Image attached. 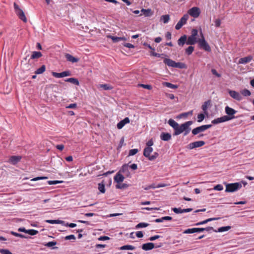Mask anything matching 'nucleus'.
I'll use <instances>...</instances> for the list:
<instances>
[{
	"instance_id": "f257e3e1",
	"label": "nucleus",
	"mask_w": 254,
	"mask_h": 254,
	"mask_svg": "<svg viewBox=\"0 0 254 254\" xmlns=\"http://www.w3.org/2000/svg\"><path fill=\"white\" fill-rule=\"evenodd\" d=\"M164 63L168 66L172 67H177L179 68H185V64L182 63H176L170 59H165L164 60Z\"/></svg>"
},
{
	"instance_id": "f03ea898",
	"label": "nucleus",
	"mask_w": 254,
	"mask_h": 254,
	"mask_svg": "<svg viewBox=\"0 0 254 254\" xmlns=\"http://www.w3.org/2000/svg\"><path fill=\"white\" fill-rule=\"evenodd\" d=\"M201 38L198 39V43L199 47L205 51L210 52L211 51V48L208 44L205 41L204 36L202 33L200 32Z\"/></svg>"
},
{
	"instance_id": "7ed1b4c3",
	"label": "nucleus",
	"mask_w": 254,
	"mask_h": 254,
	"mask_svg": "<svg viewBox=\"0 0 254 254\" xmlns=\"http://www.w3.org/2000/svg\"><path fill=\"white\" fill-rule=\"evenodd\" d=\"M242 187L241 183H235L227 184L226 186V192H233L238 190Z\"/></svg>"
},
{
	"instance_id": "20e7f679",
	"label": "nucleus",
	"mask_w": 254,
	"mask_h": 254,
	"mask_svg": "<svg viewBox=\"0 0 254 254\" xmlns=\"http://www.w3.org/2000/svg\"><path fill=\"white\" fill-rule=\"evenodd\" d=\"M198 35V31L195 29H193L191 31V34L187 38V45H194L196 42H198L196 36Z\"/></svg>"
},
{
	"instance_id": "39448f33",
	"label": "nucleus",
	"mask_w": 254,
	"mask_h": 254,
	"mask_svg": "<svg viewBox=\"0 0 254 254\" xmlns=\"http://www.w3.org/2000/svg\"><path fill=\"white\" fill-rule=\"evenodd\" d=\"M14 8L16 14L19 18L24 22H26L27 20L25 15L23 11L19 7V6L15 2L14 3Z\"/></svg>"
},
{
	"instance_id": "423d86ee",
	"label": "nucleus",
	"mask_w": 254,
	"mask_h": 254,
	"mask_svg": "<svg viewBox=\"0 0 254 254\" xmlns=\"http://www.w3.org/2000/svg\"><path fill=\"white\" fill-rule=\"evenodd\" d=\"M212 127L211 125H202L199 127H198L196 128H193L192 130V133L193 135H196L199 133L204 131V130L210 128Z\"/></svg>"
},
{
	"instance_id": "0eeeda50",
	"label": "nucleus",
	"mask_w": 254,
	"mask_h": 254,
	"mask_svg": "<svg viewBox=\"0 0 254 254\" xmlns=\"http://www.w3.org/2000/svg\"><path fill=\"white\" fill-rule=\"evenodd\" d=\"M225 111L227 114L226 117H228L229 121L235 118V114L237 113V111L229 106H226L225 108Z\"/></svg>"
},
{
	"instance_id": "6e6552de",
	"label": "nucleus",
	"mask_w": 254,
	"mask_h": 254,
	"mask_svg": "<svg viewBox=\"0 0 254 254\" xmlns=\"http://www.w3.org/2000/svg\"><path fill=\"white\" fill-rule=\"evenodd\" d=\"M189 15L188 14H185L177 23L175 26L176 30H179L186 23L187 21L189 18Z\"/></svg>"
},
{
	"instance_id": "1a4fd4ad",
	"label": "nucleus",
	"mask_w": 254,
	"mask_h": 254,
	"mask_svg": "<svg viewBox=\"0 0 254 254\" xmlns=\"http://www.w3.org/2000/svg\"><path fill=\"white\" fill-rule=\"evenodd\" d=\"M200 13V9L197 7H193L188 11V13L193 17H197Z\"/></svg>"
},
{
	"instance_id": "9d476101",
	"label": "nucleus",
	"mask_w": 254,
	"mask_h": 254,
	"mask_svg": "<svg viewBox=\"0 0 254 254\" xmlns=\"http://www.w3.org/2000/svg\"><path fill=\"white\" fill-rule=\"evenodd\" d=\"M204 144H205V142L204 141H195V142H193L190 143L188 146V148L189 149H192L195 148L202 146Z\"/></svg>"
},
{
	"instance_id": "9b49d317",
	"label": "nucleus",
	"mask_w": 254,
	"mask_h": 254,
	"mask_svg": "<svg viewBox=\"0 0 254 254\" xmlns=\"http://www.w3.org/2000/svg\"><path fill=\"white\" fill-rule=\"evenodd\" d=\"M52 74L54 77L56 78H62L64 77L70 76L71 75L70 72L68 70L64 71L61 73L52 72Z\"/></svg>"
},
{
	"instance_id": "f8f14e48",
	"label": "nucleus",
	"mask_w": 254,
	"mask_h": 254,
	"mask_svg": "<svg viewBox=\"0 0 254 254\" xmlns=\"http://www.w3.org/2000/svg\"><path fill=\"white\" fill-rule=\"evenodd\" d=\"M229 94L232 98L237 101H239L242 100V97L241 94L236 91L229 90Z\"/></svg>"
},
{
	"instance_id": "ddd939ff",
	"label": "nucleus",
	"mask_w": 254,
	"mask_h": 254,
	"mask_svg": "<svg viewBox=\"0 0 254 254\" xmlns=\"http://www.w3.org/2000/svg\"><path fill=\"white\" fill-rule=\"evenodd\" d=\"M192 123V121H188L182 124V127H183L185 129L184 135H186L189 133L191 129L190 126Z\"/></svg>"
},
{
	"instance_id": "4468645a",
	"label": "nucleus",
	"mask_w": 254,
	"mask_h": 254,
	"mask_svg": "<svg viewBox=\"0 0 254 254\" xmlns=\"http://www.w3.org/2000/svg\"><path fill=\"white\" fill-rule=\"evenodd\" d=\"M229 121V119L228 117H226V116H224L221 117L217 118L212 121L211 123L213 124H218L219 123L225 122Z\"/></svg>"
},
{
	"instance_id": "2eb2a0df",
	"label": "nucleus",
	"mask_w": 254,
	"mask_h": 254,
	"mask_svg": "<svg viewBox=\"0 0 254 254\" xmlns=\"http://www.w3.org/2000/svg\"><path fill=\"white\" fill-rule=\"evenodd\" d=\"M129 123V119L127 117L125 118L123 120L120 121L117 124V127L118 129H121L127 123Z\"/></svg>"
},
{
	"instance_id": "dca6fc26",
	"label": "nucleus",
	"mask_w": 254,
	"mask_h": 254,
	"mask_svg": "<svg viewBox=\"0 0 254 254\" xmlns=\"http://www.w3.org/2000/svg\"><path fill=\"white\" fill-rule=\"evenodd\" d=\"M154 248V244L152 243H147L144 244L142 246V249L145 251H149Z\"/></svg>"
},
{
	"instance_id": "f3484780",
	"label": "nucleus",
	"mask_w": 254,
	"mask_h": 254,
	"mask_svg": "<svg viewBox=\"0 0 254 254\" xmlns=\"http://www.w3.org/2000/svg\"><path fill=\"white\" fill-rule=\"evenodd\" d=\"M21 158V157L19 156H13L9 158V162L13 165H15L20 160Z\"/></svg>"
},
{
	"instance_id": "a211bd4d",
	"label": "nucleus",
	"mask_w": 254,
	"mask_h": 254,
	"mask_svg": "<svg viewBox=\"0 0 254 254\" xmlns=\"http://www.w3.org/2000/svg\"><path fill=\"white\" fill-rule=\"evenodd\" d=\"M160 138L163 141H169L171 139V135L169 133L162 132L160 135Z\"/></svg>"
},
{
	"instance_id": "6ab92c4d",
	"label": "nucleus",
	"mask_w": 254,
	"mask_h": 254,
	"mask_svg": "<svg viewBox=\"0 0 254 254\" xmlns=\"http://www.w3.org/2000/svg\"><path fill=\"white\" fill-rule=\"evenodd\" d=\"M187 41V36L184 35L181 36L178 40V44L180 46H183L186 43Z\"/></svg>"
},
{
	"instance_id": "aec40b11",
	"label": "nucleus",
	"mask_w": 254,
	"mask_h": 254,
	"mask_svg": "<svg viewBox=\"0 0 254 254\" xmlns=\"http://www.w3.org/2000/svg\"><path fill=\"white\" fill-rule=\"evenodd\" d=\"M252 59L253 58L251 56L241 58L239 61V64H246L249 63L252 60Z\"/></svg>"
},
{
	"instance_id": "412c9836",
	"label": "nucleus",
	"mask_w": 254,
	"mask_h": 254,
	"mask_svg": "<svg viewBox=\"0 0 254 254\" xmlns=\"http://www.w3.org/2000/svg\"><path fill=\"white\" fill-rule=\"evenodd\" d=\"M124 177L120 173H118L114 177V180L117 183H121L124 180Z\"/></svg>"
},
{
	"instance_id": "4be33fe9",
	"label": "nucleus",
	"mask_w": 254,
	"mask_h": 254,
	"mask_svg": "<svg viewBox=\"0 0 254 254\" xmlns=\"http://www.w3.org/2000/svg\"><path fill=\"white\" fill-rule=\"evenodd\" d=\"M65 57L68 61L72 63H76L79 61V59L78 58L73 57L69 54H66L65 55Z\"/></svg>"
},
{
	"instance_id": "5701e85b",
	"label": "nucleus",
	"mask_w": 254,
	"mask_h": 254,
	"mask_svg": "<svg viewBox=\"0 0 254 254\" xmlns=\"http://www.w3.org/2000/svg\"><path fill=\"white\" fill-rule=\"evenodd\" d=\"M210 104H211L210 101L208 100L207 101H205L203 103V104L202 105L201 108H202L204 114H205V115L208 114L207 109H208V106H209L210 105Z\"/></svg>"
},
{
	"instance_id": "b1692460",
	"label": "nucleus",
	"mask_w": 254,
	"mask_h": 254,
	"mask_svg": "<svg viewBox=\"0 0 254 254\" xmlns=\"http://www.w3.org/2000/svg\"><path fill=\"white\" fill-rule=\"evenodd\" d=\"M140 12L141 13L140 15H144L145 16H150L153 14V12L151 9H144L142 8Z\"/></svg>"
},
{
	"instance_id": "393cba45",
	"label": "nucleus",
	"mask_w": 254,
	"mask_h": 254,
	"mask_svg": "<svg viewBox=\"0 0 254 254\" xmlns=\"http://www.w3.org/2000/svg\"><path fill=\"white\" fill-rule=\"evenodd\" d=\"M168 123L171 127H172L174 128V131H175L177 130L179 124L176 121L171 119L169 120Z\"/></svg>"
},
{
	"instance_id": "a878e982",
	"label": "nucleus",
	"mask_w": 254,
	"mask_h": 254,
	"mask_svg": "<svg viewBox=\"0 0 254 254\" xmlns=\"http://www.w3.org/2000/svg\"><path fill=\"white\" fill-rule=\"evenodd\" d=\"M108 37L111 38L113 40V41L115 43L119 42L122 40H123V41L127 40V38H125V37H114V36L110 35V36H108Z\"/></svg>"
},
{
	"instance_id": "bb28decb",
	"label": "nucleus",
	"mask_w": 254,
	"mask_h": 254,
	"mask_svg": "<svg viewBox=\"0 0 254 254\" xmlns=\"http://www.w3.org/2000/svg\"><path fill=\"white\" fill-rule=\"evenodd\" d=\"M153 151V148L152 147H146L144 148L143 151V155L146 157L149 156L151 153Z\"/></svg>"
},
{
	"instance_id": "cd10ccee",
	"label": "nucleus",
	"mask_w": 254,
	"mask_h": 254,
	"mask_svg": "<svg viewBox=\"0 0 254 254\" xmlns=\"http://www.w3.org/2000/svg\"><path fill=\"white\" fill-rule=\"evenodd\" d=\"M184 131H185V129L184 127H182V124L181 126L179 125L178 128H177V130L175 131H174V135H178L182 133Z\"/></svg>"
},
{
	"instance_id": "c85d7f7f",
	"label": "nucleus",
	"mask_w": 254,
	"mask_h": 254,
	"mask_svg": "<svg viewBox=\"0 0 254 254\" xmlns=\"http://www.w3.org/2000/svg\"><path fill=\"white\" fill-rule=\"evenodd\" d=\"M218 219H219L218 218H209V219H207L205 220L204 221H201V222H198V223H196L195 225L196 226H199V225H203V224L207 223L208 222H210V221H213V220H217Z\"/></svg>"
},
{
	"instance_id": "c756f323",
	"label": "nucleus",
	"mask_w": 254,
	"mask_h": 254,
	"mask_svg": "<svg viewBox=\"0 0 254 254\" xmlns=\"http://www.w3.org/2000/svg\"><path fill=\"white\" fill-rule=\"evenodd\" d=\"M65 81L74 84L76 85H78L79 84V82L78 80L75 78L71 77V78H67L65 80Z\"/></svg>"
},
{
	"instance_id": "7c9ffc66",
	"label": "nucleus",
	"mask_w": 254,
	"mask_h": 254,
	"mask_svg": "<svg viewBox=\"0 0 254 254\" xmlns=\"http://www.w3.org/2000/svg\"><path fill=\"white\" fill-rule=\"evenodd\" d=\"M98 88H103L105 90H111L113 88V87L109 84H99L98 85Z\"/></svg>"
},
{
	"instance_id": "2f4dec72",
	"label": "nucleus",
	"mask_w": 254,
	"mask_h": 254,
	"mask_svg": "<svg viewBox=\"0 0 254 254\" xmlns=\"http://www.w3.org/2000/svg\"><path fill=\"white\" fill-rule=\"evenodd\" d=\"M42 56V53L40 52L34 51L32 53L31 56V59H38L41 57Z\"/></svg>"
},
{
	"instance_id": "473e14b6",
	"label": "nucleus",
	"mask_w": 254,
	"mask_h": 254,
	"mask_svg": "<svg viewBox=\"0 0 254 254\" xmlns=\"http://www.w3.org/2000/svg\"><path fill=\"white\" fill-rule=\"evenodd\" d=\"M46 222L50 224H63L64 221L60 220H46Z\"/></svg>"
},
{
	"instance_id": "72a5a7b5",
	"label": "nucleus",
	"mask_w": 254,
	"mask_h": 254,
	"mask_svg": "<svg viewBox=\"0 0 254 254\" xmlns=\"http://www.w3.org/2000/svg\"><path fill=\"white\" fill-rule=\"evenodd\" d=\"M135 248L132 245H125L120 248V250H134Z\"/></svg>"
},
{
	"instance_id": "f704fd0d",
	"label": "nucleus",
	"mask_w": 254,
	"mask_h": 254,
	"mask_svg": "<svg viewBox=\"0 0 254 254\" xmlns=\"http://www.w3.org/2000/svg\"><path fill=\"white\" fill-rule=\"evenodd\" d=\"M213 230V228L212 227H207L206 228H196V232H201L204 231H210Z\"/></svg>"
},
{
	"instance_id": "c9c22d12",
	"label": "nucleus",
	"mask_w": 254,
	"mask_h": 254,
	"mask_svg": "<svg viewBox=\"0 0 254 254\" xmlns=\"http://www.w3.org/2000/svg\"><path fill=\"white\" fill-rule=\"evenodd\" d=\"M170 20V16L168 14L162 15L160 17V20L162 21L164 23H167Z\"/></svg>"
},
{
	"instance_id": "e433bc0d",
	"label": "nucleus",
	"mask_w": 254,
	"mask_h": 254,
	"mask_svg": "<svg viewBox=\"0 0 254 254\" xmlns=\"http://www.w3.org/2000/svg\"><path fill=\"white\" fill-rule=\"evenodd\" d=\"M230 229H231V227L229 226H224V227H220L217 231L214 230H213V231L216 232H225V231H227L229 230Z\"/></svg>"
},
{
	"instance_id": "4c0bfd02",
	"label": "nucleus",
	"mask_w": 254,
	"mask_h": 254,
	"mask_svg": "<svg viewBox=\"0 0 254 254\" xmlns=\"http://www.w3.org/2000/svg\"><path fill=\"white\" fill-rule=\"evenodd\" d=\"M163 85L172 89H177L178 88V86L177 85L173 84L169 82H164L163 83Z\"/></svg>"
},
{
	"instance_id": "58836bf2",
	"label": "nucleus",
	"mask_w": 254,
	"mask_h": 254,
	"mask_svg": "<svg viewBox=\"0 0 254 254\" xmlns=\"http://www.w3.org/2000/svg\"><path fill=\"white\" fill-rule=\"evenodd\" d=\"M196 232V228L188 229L183 232V234H192Z\"/></svg>"
},
{
	"instance_id": "ea45409f",
	"label": "nucleus",
	"mask_w": 254,
	"mask_h": 254,
	"mask_svg": "<svg viewBox=\"0 0 254 254\" xmlns=\"http://www.w3.org/2000/svg\"><path fill=\"white\" fill-rule=\"evenodd\" d=\"M98 189L102 193H105V185L103 183L98 184Z\"/></svg>"
},
{
	"instance_id": "a19ab883",
	"label": "nucleus",
	"mask_w": 254,
	"mask_h": 254,
	"mask_svg": "<svg viewBox=\"0 0 254 254\" xmlns=\"http://www.w3.org/2000/svg\"><path fill=\"white\" fill-rule=\"evenodd\" d=\"M45 69H46L45 66L44 65H43L41 67H40V68H38L35 71V72L37 74H41V73H43L45 71Z\"/></svg>"
},
{
	"instance_id": "79ce46f5",
	"label": "nucleus",
	"mask_w": 254,
	"mask_h": 254,
	"mask_svg": "<svg viewBox=\"0 0 254 254\" xmlns=\"http://www.w3.org/2000/svg\"><path fill=\"white\" fill-rule=\"evenodd\" d=\"M192 112H193L192 111H189L188 112H186V113H182V114L179 115L177 117V118L180 119V118H182L183 117H187L189 115H192Z\"/></svg>"
},
{
	"instance_id": "37998d69",
	"label": "nucleus",
	"mask_w": 254,
	"mask_h": 254,
	"mask_svg": "<svg viewBox=\"0 0 254 254\" xmlns=\"http://www.w3.org/2000/svg\"><path fill=\"white\" fill-rule=\"evenodd\" d=\"M149 226V224L147 223H139L136 226V229H139L141 228H145Z\"/></svg>"
},
{
	"instance_id": "c03bdc74",
	"label": "nucleus",
	"mask_w": 254,
	"mask_h": 254,
	"mask_svg": "<svg viewBox=\"0 0 254 254\" xmlns=\"http://www.w3.org/2000/svg\"><path fill=\"white\" fill-rule=\"evenodd\" d=\"M241 94L244 96H250L251 95V93L250 90L245 89L241 91Z\"/></svg>"
},
{
	"instance_id": "a18cd8bd",
	"label": "nucleus",
	"mask_w": 254,
	"mask_h": 254,
	"mask_svg": "<svg viewBox=\"0 0 254 254\" xmlns=\"http://www.w3.org/2000/svg\"><path fill=\"white\" fill-rule=\"evenodd\" d=\"M11 234L14 236L20 237L21 238H28V237L25 236V235H24L23 234L17 233L13 232V231H11Z\"/></svg>"
},
{
	"instance_id": "49530a36",
	"label": "nucleus",
	"mask_w": 254,
	"mask_h": 254,
	"mask_svg": "<svg viewBox=\"0 0 254 254\" xmlns=\"http://www.w3.org/2000/svg\"><path fill=\"white\" fill-rule=\"evenodd\" d=\"M159 156V154L157 152H154L152 155H149V156L147 157L148 159L150 161H153L157 158Z\"/></svg>"
},
{
	"instance_id": "de8ad7c7",
	"label": "nucleus",
	"mask_w": 254,
	"mask_h": 254,
	"mask_svg": "<svg viewBox=\"0 0 254 254\" xmlns=\"http://www.w3.org/2000/svg\"><path fill=\"white\" fill-rule=\"evenodd\" d=\"M193 51L194 47L190 46L186 49V53L188 55H190L192 54Z\"/></svg>"
},
{
	"instance_id": "09e8293b",
	"label": "nucleus",
	"mask_w": 254,
	"mask_h": 254,
	"mask_svg": "<svg viewBox=\"0 0 254 254\" xmlns=\"http://www.w3.org/2000/svg\"><path fill=\"white\" fill-rule=\"evenodd\" d=\"M127 186H128L126 184L118 183V184L116 185V187L117 189H126L127 187Z\"/></svg>"
},
{
	"instance_id": "8fccbe9b",
	"label": "nucleus",
	"mask_w": 254,
	"mask_h": 254,
	"mask_svg": "<svg viewBox=\"0 0 254 254\" xmlns=\"http://www.w3.org/2000/svg\"><path fill=\"white\" fill-rule=\"evenodd\" d=\"M63 182V181H48L47 182L49 185H57L58 184L62 183Z\"/></svg>"
},
{
	"instance_id": "3c124183",
	"label": "nucleus",
	"mask_w": 254,
	"mask_h": 254,
	"mask_svg": "<svg viewBox=\"0 0 254 254\" xmlns=\"http://www.w3.org/2000/svg\"><path fill=\"white\" fill-rule=\"evenodd\" d=\"M27 234L33 236L37 234L38 233V231L34 229H30L27 230Z\"/></svg>"
},
{
	"instance_id": "603ef678",
	"label": "nucleus",
	"mask_w": 254,
	"mask_h": 254,
	"mask_svg": "<svg viewBox=\"0 0 254 254\" xmlns=\"http://www.w3.org/2000/svg\"><path fill=\"white\" fill-rule=\"evenodd\" d=\"M172 210L176 214L182 213H183V209L181 208H173Z\"/></svg>"
},
{
	"instance_id": "864d4df0",
	"label": "nucleus",
	"mask_w": 254,
	"mask_h": 254,
	"mask_svg": "<svg viewBox=\"0 0 254 254\" xmlns=\"http://www.w3.org/2000/svg\"><path fill=\"white\" fill-rule=\"evenodd\" d=\"M143 188L144 190H148L151 189H155V188H156V186H155V185L154 184H152L150 185H149V186H147L146 187H143Z\"/></svg>"
},
{
	"instance_id": "5fc2aeb1",
	"label": "nucleus",
	"mask_w": 254,
	"mask_h": 254,
	"mask_svg": "<svg viewBox=\"0 0 254 254\" xmlns=\"http://www.w3.org/2000/svg\"><path fill=\"white\" fill-rule=\"evenodd\" d=\"M138 151L137 149H132L129 150L128 155L132 156L136 154Z\"/></svg>"
},
{
	"instance_id": "6e6d98bb",
	"label": "nucleus",
	"mask_w": 254,
	"mask_h": 254,
	"mask_svg": "<svg viewBox=\"0 0 254 254\" xmlns=\"http://www.w3.org/2000/svg\"><path fill=\"white\" fill-rule=\"evenodd\" d=\"M57 244V242L55 241L49 242L44 245L45 246L47 247H51L55 246Z\"/></svg>"
},
{
	"instance_id": "4d7b16f0",
	"label": "nucleus",
	"mask_w": 254,
	"mask_h": 254,
	"mask_svg": "<svg viewBox=\"0 0 254 254\" xmlns=\"http://www.w3.org/2000/svg\"><path fill=\"white\" fill-rule=\"evenodd\" d=\"M204 115L203 114H200L197 116V122H201L204 119Z\"/></svg>"
},
{
	"instance_id": "13d9d810",
	"label": "nucleus",
	"mask_w": 254,
	"mask_h": 254,
	"mask_svg": "<svg viewBox=\"0 0 254 254\" xmlns=\"http://www.w3.org/2000/svg\"><path fill=\"white\" fill-rule=\"evenodd\" d=\"M0 253L1 254H12L7 249H0Z\"/></svg>"
},
{
	"instance_id": "bf43d9fd",
	"label": "nucleus",
	"mask_w": 254,
	"mask_h": 254,
	"mask_svg": "<svg viewBox=\"0 0 254 254\" xmlns=\"http://www.w3.org/2000/svg\"><path fill=\"white\" fill-rule=\"evenodd\" d=\"M47 177H38L35 178H33L31 180L32 181H36L40 180H46L47 179Z\"/></svg>"
},
{
	"instance_id": "052dcab7",
	"label": "nucleus",
	"mask_w": 254,
	"mask_h": 254,
	"mask_svg": "<svg viewBox=\"0 0 254 254\" xmlns=\"http://www.w3.org/2000/svg\"><path fill=\"white\" fill-rule=\"evenodd\" d=\"M139 86H141L144 88H145V89H147L148 90H150L152 89V87L151 85H148V84H139L138 85Z\"/></svg>"
},
{
	"instance_id": "680f3d73",
	"label": "nucleus",
	"mask_w": 254,
	"mask_h": 254,
	"mask_svg": "<svg viewBox=\"0 0 254 254\" xmlns=\"http://www.w3.org/2000/svg\"><path fill=\"white\" fill-rule=\"evenodd\" d=\"M214 189L216 190L220 191L223 189V187L221 185H217L214 187Z\"/></svg>"
},
{
	"instance_id": "e2e57ef3",
	"label": "nucleus",
	"mask_w": 254,
	"mask_h": 254,
	"mask_svg": "<svg viewBox=\"0 0 254 254\" xmlns=\"http://www.w3.org/2000/svg\"><path fill=\"white\" fill-rule=\"evenodd\" d=\"M65 240H75V237L73 235H70L67 236L65 237Z\"/></svg>"
},
{
	"instance_id": "0e129e2a",
	"label": "nucleus",
	"mask_w": 254,
	"mask_h": 254,
	"mask_svg": "<svg viewBox=\"0 0 254 254\" xmlns=\"http://www.w3.org/2000/svg\"><path fill=\"white\" fill-rule=\"evenodd\" d=\"M98 239L99 241H106L110 240V238L108 236H104L100 237Z\"/></svg>"
},
{
	"instance_id": "69168bd1",
	"label": "nucleus",
	"mask_w": 254,
	"mask_h": 254,
	"mask_svg": "<svg viewBox=\"0 0 254 254\" xmlns=\"http://www.w3.org/2000/svg\"><path fill=\"white\" fill-rule=\"evenodd\" d=\"M211 72L213 75H215L216 76H217L218 77H220L221 76V75L219 73H218L217 72L216 70L215 69H212Z\"/></svg>"
},
{
	"instance_id": "338daca9",
	"label": "nucleus",
	"mask_w": 254,
	"mask_h": 254,
	"mask_svg": "<svg viewBox=\"0 0 254 254\" xmlns=\"http://www.w3.org/2000/svg\"><path fill=\"white\" fill-rule=\"evenodd\" d=\"M215 25L217 27H220L221 25V20L219 19H217L215 20Z\"/></svg>"
},
{
	"instance_id": "774afa93",
	"label": "nucleus",
	"mask_w": 254,
	"mask_h": 254,
	"mask_svg": "<svg viewBox=\"0 0 254 254\" xmlns=\"http://www.w3.org/2000/svg\"><path fill=\"white\" fill-rule=\"evenodd\" d=\"M160 237H161V236L159 235H155L154 236L150 237L149 240L151 241H154V240L159 238Z\"/></svg>"
}]
</instances>
